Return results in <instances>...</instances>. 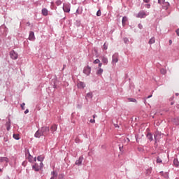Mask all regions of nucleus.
Here are the masks:
<instances>
[{"label": "nucleus", "instance_id": "obj_13", "mask_svg": "<svg viewBox=\"0 0 179 179\" xmlns=\"http://www.w3.org/2000/svg\"><path fill=\"white\" fill-rule=\"evenodd\" d=\"M42 15H43V16H48V10H47V8H43L42 9Z\"/></svg>", "mask_w": 179, "mask_h": 179}, {"label": "nucleus", "instance_id": "obj_1", "mask_svg": "<svg viewBox=\"0 0 179 179\" xmlns=\"http://www.w3.org/2000/svg\"><path fill=\"white\" fill-rule=\"evenodd\" d=\"M41 131L43 136H48L50 135V127H41Z\"/></svg>", "mask_w": 179, "mask_h": 179}, {"label": "nucleus", "instance_id": "obj_42", "mask_svg": "<svg viewBox=\"0 0 179 179\" xmlns=\"http://www.w3.org/2000/svg\"><path fill=\"white\" fill-rule=\"evenodd\" d=\"M31 157H31V155H29V162H30V159H31Z\"/></svg>", "mask_w": 179, "mask_h": 179}, {"label": "nucleus", "instance_id": "obj_45", "mask_svg": "<svg viewBox=\"0 0 179 179\" xmlns=\"http://www.w3.org/2000/svg\"><path fill=\"white\" fill-rule=\"evenodd\" d=\"M127 41H128L127 38H125V39H124L125 43H127Z\"/></svg>", "mask_w": 179, "mask_h": 179}, {"label": "nucleus", "instance_id": "obj_37", "mask_svg": "<svg viewBox=\"0 0 179 179\" xmlns=\"http://www.w3.org/2000/svg\"><path fill=\"white\" fill-rule=\"evenodd\" d=\"M103 66V64L102 63H99V68H101V66Z\"/></svg>", "mask_w": 179, "mask_h": 179}, {"label": "nucleus", "instance_id": "obj_9", "mask_svg": "<svg viewBox=\"0 0 179 179\" xmlns=\"http://www.w3.org/2000/svg\"><path fill=\"white\" fill-rule=\"evenodd\" d=\"M35 138H40L41 136H43L42 132H41V129H38L34 135Z\"/></svg>", "mask_w": 179, "mask_h": 179}, {"label": "nucleus", "instance_id": "obj_51", "mask_svg": "<svg viewBox=\"0 0 179 179\" xmlns=\"http://www.w3.org/2000/svg\"><path fill=\"white\" fill-rule=\"evenodd\" d=\"M177 108H179V105L177 106Z\"/></svg>", "mask_w": 179, "mask_h": 179}, {"label": "nucleus", "instance_id": "obj_36", "mask_svg": "<svg viewBox=\"0 0 179 179\" xmlns=\"http://www.w3.org/2000/svg\"><path fill=\"white\" fill-rule=\"evenodd\" d=\"M176 31V34H177V36H179V29H178Z\"/></svg>", "mask_w": 179, "mask_h": 179}, {"label": "nucleus", "instance_id": "obj_10", "mask_svg": "<svg viewBox=\"0 0 179 179\" xmlns=\"http://www.w3.org/2000/svg\"><path fill=\"white\" fill-rule=\"evenodd\" d=\"M83 162V157H80L79 159L76 161V164L77 166H80Z\"/></svg>", "mask_w": 179, "mask_h": 179}, {"label": "nucleus", "instance_id": "obj_32", "mask_svg": "<svg viewBox=\"0 0 179 179\" xmlns=\"http://www.w3.org/2000/svg\"><path fill=\"white\" fill-rule=\"evenodd\" d=\"M24 106H26V103H24L21 104V108L22 110H24Z\"/></svg>", "mask_w": 179, "mask_h": 179}, {"label": "nucleus", "instance_id": "obj_2", "mask_svg": "<svg viewBox=\"0 0 179 179\" xmlns=\"http://www.w3.org/2000/svg\"><path fill=\"white\" fill-rule=\"evenodd\" d=\"M91 71H92V69L90 68V66H87L84 68L83 73H85V75H87V76H89L90 75Z\"/></svg>", "mask_w": 179, "mask_h": 179}, {"label": "nucleus", "instance_id": "obj_43", "mask_svg": "<svg viewBox=\"0 0 179 179\" xmlns=\"http://www.w3.org/2000/svg\"><path fill=\"white\" fill-rule=\"evenodd\" d=\"M158 2L160 3V2H163V0H159Z\"/></svg>", "mask_w": 179, "mask_h": 179}, {"label": "nucleus", "instance_id": "obj_16", "mask_svg": "<svg viewBox=\"0 0 179 179\" xmlns=\"http://www.w3.org/2000/svg\"><path fill=\"white\" fill-rule=\"evenodd\" d=\"M173 164H174V166H176V167H178V166H179L178 159H174V160H173Z\"/></svg>", "mask_w": 179, "mask_h": 179}, {"label": "nucleus", "instance_id": "obj_18", "mask_svg": "<svg viewBox=\"0 0 179 179\" xmlns=\"http://www.w3.org/2000/svg\"><path fill=\"white\" fill-rule=\"evenodd\" d=\"M0 162L1 163H3V162H6V163H8V158H6V157H1L0 158Z\"/></svg>", "mask_w": 179, "mask_h": 179}, {"label": "nucleus", "instance_id": "obj_46", "mask_svg": "<svg viewBox=\"0 0 179 179\" xmlns=\"http://www.w3.org/2000/svg\"><path fill=\"white\" fill-rule=\"evenodd\" d=\"M150 97H152V95H150V96H148V99H150Z\"/></svg>", "mask_w": 179, "mask_h": 179}, {"label": "nucleus", "instance_id": "obj_24", "mask_svg": "<svg viewBox=\"0 0 179 179\" xmlns=\"http://www.w3.org/2000/svg\"><path fill=\"white\" fill-rule=\"evenodd\" d=\"M37 160H38V162H43V160H44V157H43V156H38V157H37Z\"/></svg>", "mask_w": 179, "mask_h": 179}, {"label": "nucleus", "instance_id": "obj_40", "mask_svg": "<svg viewBox=\"0 0 179 179\" xmlns=\"http://www.w3.org/2000/svg\"><path fill=\"white\" fill-rule=\"evenodd\" d=\"M148 9H149V8H150V4H147V6Z\"/></svg>", "mask_w": 179, "mask_h": 179}, {"label": "nucleus", "instance_id": "obj_14", "mask_svg": "<svg viewBox=\"0 0 179 179\" xmlns=\"http://www.w3.org/2000/svg\"><path fill=\"white\" fill-rule=\"evenodd\" d=\"M32 169L35 170V171H38L40 170V166H38V164H35L33 165Z\"/></svg>", "mask_w": 179, "mask_h": 179}, {"label": "nucleus", "instance_id": "obj_26", "mask_svg": "<svg viewBox=\"0 0 179 179\" xmlns=\"http://www.w3.org/2000/svg\"><path fill=\"white\" fill-rule=\"evenodd\" d=\"M129 101H131L133 103H136V99H134V98H129L128 99Z\"/></svg>", "mask_w": 179, "mask_h": 179}, {"label": "nucleus", "instance_id": "obj_3", "mask_svg": "<svg viewBox=\"0 0 179 179\" xmlns=\"http://www.w3.org/2000/svg\"><path fill=\"white\" fill-rule=\"evenodd\" d=\"M146 16H148V15L146 14V13L145 11H140L136 17H139L140 19H143L145 17H146Z\"/></svg>", "mask_w": 179, "mask_h": 179}, {"label": "nucleus", "instance_id": "obj_28", "mask_svg": "<svg viewBox=\"0 0 179 179\" xmlns=\"http://www.w3.org/2000/svg\"><path fill=\"white\" fill-rule=\"evenodd\" d=\"M162 159H160V157H157V163H162Z\"/></svg>", "mask_w": 179, "mask_h": 179}, {"label": "nucleus", "instance_id": "obj_35", "mask_svg": "<svg viewBox=\"0 0 179 179\" xmlns=\"http://www.w3.org/2000/svg\"><path fill=\"white\" fill-rule=\"evenodd\" d=\"M138 27H139L140 29H143V26L142 25V24H138Z\"/></svg>", "mask_w": 179, "mask_h": 179}, {"label": "nucleus", "instance_id": "obj_22", "mask_svg": "<svg viewBox=\"0 0 179 179\" xmlns=\"http://www.w3.org/2000/svg\"><path fill=\"white\" fill-rule=\"evenodd\" d=\"M14 139H16L17 141H19L20 139V137H19V134H13Z\"/></svg>", "mask_w": 179, "mask_h": 179}, {"label": "nucleus", "instance_id": "obj_29", "mask_svg": "<svg viewBox=\"0 0 179 179\" xmlns=\"http://www.w3.org/2000/svg\"><path fill=\"white\" fill-rule=\"evenodd\" d=\"M96 16H101V11L100 10H99L97 12H96Z\"/></svg>", "mask_w": 179, "mask_h": 179}, {"label": "nucleus", "instance_id": "obj_12", "mask_svg": "<svg viewBox=\"0 0 179 179\" xmlns=\"http://www.w3.org/2000/svg\"><path fill=\"white\" fill-rule=\"evenodd\" d=\"M101 59L103 64H108V59H107V57L103 56L101 57Z\"/></svg>", "mask_w": 179, "mask_h": 179}, {"label": "nucleus", "instance_id": "obj_44", "mask_svg": "<svg viewBox=\"0 0 179 179\" xmlns=\"http://www.w3.org/2000/svg\"><path fill=\"white\" fill-rule=\"evenodd\" d=\"M34 162H37V158L35 157V158L34 159Z\"/></svg>", "mask_w": 179, "mask_h": 179}, {"label": "nucleus", "instance_id": "obj_7", "mask_svg": "<svg viewBox=\"0 0 179 179\" xmlns=\"http://www.w3.org/2000/svg\"><path fill=\"white\" fill-rule=\"evenodd\" d=\"M77 86H78V89H85V87H86V85L85 84V83H83L82 81H79L77 83Z\"/></svg>", "mask_w": 179, "mask_h": 179}, {"label": "nucleus", "instance_id": "obj_5", "mask_svg": "<svg viewBox=\"0 0 179 179\" xmlns=\"http://www.w3.org/2000/svg\"><path fill=\"white\" fill-rule=\"evenodd\" d=\"M63 10H64V12H66L67 13H69V12H71V6L69 4H64L63 6Z\"/></svg>", "mask_w": 179, "mask_h": 179}, {"label": "nucleus", "instance_id": "obj_47", "mask_svg": "<svg viewBox=\"0 0 179 179\" xmlns=\"http://www.w3.org/2000/svg\"><path fill=\"white\" fill-rule=\"evenodd\" d=\"M93 118H96V115H93Z\"/></svg>", "mask_w": 179, "mask_h": 179}, {"label": "nucleus", "instance_id": "obj_38", "mask_svg": "<svg viewBox=\"0 0 179 179\" xmlns=\"http://www.w3.org/2000/svg\"><path fill=\"white\" fill-rule=\"evenodd\" d=\"M150 0H143L144 2H145L146 3H148V2H150Z\"/></svg>", "mask_w": 179, "mask_h": 179}, {"label": "nucleus", "instance_id": "obj_23", "mask_svg": "<svg viewBox=\"0 0 179 179\" xmlns=\"http://www.w3.org/2000/svg\"><path fill=\"white\" fill-rule=\"evenodd\" d=\"M87 97L89 99H92L93 98V94L92 92H89L87 94Z\"/></svg>", "mask_w": 179, "mask_h": 179}, {"label": "nucleus", "instance_id": "obj_19", "mask_svg": "<svg viewBox=\"0 0 179 179\" xmlns=\"http://www.w3.org/2000/svg\"><path fill=\"white\" fill-rule=\"evenodd\" d=\"M127 20H128V18H127V17H122V23L123 26L125 24V23H127Z\"/></svg>", "mask_w": 179, "mask_h": 179}, {"label": "nucleus", "instance_id": "obj_52", "mask_svg": "<svg viewBox=\"0 0 179 179\" xmlns=\"http://www.w3.org/2000/svg\"><path fill=\"white\" fill-rule=\"evenodd\" d=\"M174 99V97H172L171 99L173 100Z\"/></svg>", "mask_w": 179, "mask_h": 179}, {"label": "nucleus", "instance_id": "obj_54", "mask_svg": "<svg viewBox=\"0 0 179 179\" xmlns=\"http://www.w3.org/2000/svg\"><path fill=\"white\" fill-rule=\"evenodd\" d=\"M155 139H156V136H155Z\"/></svg>", "mask_w": 179, "mask_h": 179}, {"label": "nucleus", "instance_id": "obj_49", "mask_svg": "<svg viewBox=\"0 0 179 179\" xmlns=\"http://www.w3.org/2000/svg\"><path fill=\"white\" fill-rule=\"evenodd\" d=\"M171 106H173V104H174V102H171Z\"/></svg>", "mask_w": 179, "mask_h": 179}, {"label": "nucleus", "instance_id": "obj_34", "mask_svg": "<svg viewBox=\"0 0 179 179\" xmlns=\"http://www.w3.org/2000/svg\"><path fill=\"white\" fill-rule=\"evenodd\" d=\"M108 46L106 45V43L103 44V50H107Z\"/></svg>", "mask_w": 179, "mask_h": 179}, {"label": "nucleus", "instance_id": "obj_31", "mask_svg": "<svg viewBox=\"0 0 179 179\" xmlns=\"http://www.w3.org/2000/svg\"><path fill=\"white\" fill-rule=\"evenodd\" d=\"M90 122H91V124H94V122H96V120L94 119H91L90 120Z\"/></svg>", "mask_w": 179, "mask_h": 179}, {"label": "nucleus", "instance_id": "obj_53", "mask_svg": "<svg viewBox=\"0 0 179 179\" xmlns=\"http://www.w3.org/2000/svg\"><path fill=\"white\" fill-rule=\"evenodd\" d=\"M0 171H2V169H0Z\"/></svg>", "mask_w": 179, "mask_h": 179}, {"label": "nucleus", "instance_id": "obj_6", "mask_svg": "<svg viewBox=\"0 0 179 179\" xmlns=\"http://www.w3.org/2000/svg\"><path fill=\"white\" fill-rule=\"evenodd\" d=\"M112 62L113 64H117V62H118V53H115L113 55Z\"/></svg>", "mask_w": 179, "mask_h": 179}, {"label": "nucleus", "instance_id": "obj_25", "mask_svg": "<svg viewBox=\"0 0 179 179\" xmlns=\"http://www.w3.org/2000/svg\"><path fill=\"white\" fill-rule=\"evenodd\" d=\"M160 72H161V73H162V75H166V73H167V71H166V69H162L160 70Z\"/></svg>", "mask_w": 179, "mask_h": 179}, {"label": "nucleus", "instance_id": "obj_15", "mask_svg": "<svg viewBox=\"0 0 179 179\" xmlns=\"http://www.w3.org/2000/svg\"><path fill=\"white\" fill-rule=\"evenodd\" d=\"M147 138H148V139H149V141H153V136H152V134H150V133H148V134H147Z\"/></svg>", "mask_w": 179, "mask_h": 179}, {"label": "nucleus", "instance_id": "obj_17", "mask_svg": "<svg viewBox=\"0 0 179 179\" xmlns=\"http://www.w3.org/2000/svg\"><path fill=\"white\" fill-rule=\"evenodd\" d=\"M6 127L7 131H9L10 129V122H7L6 123Z\"/></svg>", "mask_w": 179, "mask_h": 179}, {"label": "nucleus", "instance_id": "obj_11", "mask_svg": "<svg viewBox=\"0 0 179 179\" xmlns=\"http://www.w3.org/2000/svg\"><path fill=\"white\" fill-rule=\"evenodd\" d=\"M58 127L57 126V124H53L50 127V131L52 132V134H54L55 132V131H57Z\"/></svg>", "mask_w": 179, "mask_h": 179}, {"label": "nucleus", "instance_id": "obj_33", "mask_svg": "<svg viewBox=\"0 0 179 179\" xmlns=\"http://www.w3.org/2000/svg\"><path fill=\"white\" fill-rule=\"evenodd\" d=\"M58 179H64V174L59 175Z\"/></svg>", "mask_w": 179, "mask_h": 179}, {"label": "nucleus", "instance_id": "obj_8", "mask_svg": "<svg viewBox=\"0 0 179 179\" xmlns=\"http://www.w3.org/2000/svg\"><path fill=\"white\" fill-rule=\"evenodd\" d=\"M29 40L31 41H34V40H36V36H34V32L30 31L29 36Z\"/></svg>", "mask_w": 179, "mask_h": 179}, {"label": "nucleus", "instance_id": "obj_50", "mask_svg": "<svg viewBox=\"0 0 179 179\" xmlns=\"http://www.w3.org/2000/svg\"><path fill=\"white\" fill-rule=\"evenodd\" d=\"M40 164H41V166H42V164H43V162H41V163H40Z\"/></svg>", "mask_w": 179, "mask_h": 179}, {"label": "nucleus", "instance_id": "obj_27", "mask_svg": "<svg viewBox=\"0 0 179 179\" xmlns=\"http://www.w3.org/2000/svg\"><path fill=\"white\" fill-rule=\"evenodd\" d=\"M61 3H62V1L61 0H57L56 1V4L57 5V6H59V5H61Z\"/></svg>", "mask_w": 179, "mask_h": 179}, {"label": "nucleus", "instance_id": "obj_41", "mask_svg": "<svg viewBox=\"0 0 179 179\" xmlns=\"http://www.w3.org/2000/svg\"><path fill=\"white\" fill-rule=\"evenodd\" d=\"M169 44L170 45L173 44V41L171 40H169Z\"/></svg>", "mask_w": 179, "mask_h": 179}, {"label": "nucleus", "instance_id": "obj_4", "mask_svg": "<svg viewBox=\"0 0 179 179\" xmlns=\"http://www.w3.org/2000/svg\"><path fill=\"white\" fill-rule=\"evenodd\" d=\"M10 57L12 59H17L18 58L17 53H16L15 50H12L10 52Z\"/></svg>", "mask_w": 179, "mask_h": 179}, {"label": "nucleus", "instance_id": "obj_39", "mask_svg": "<svg viewBox=\"0 0 179 179\" xmlns=\"http://www.w3.org/2000/svg\"><path fill=\"white\" fill-rule=\"evenodd\" d=\"M29 113V109H27L25 111H24V114H27Z\"/></svg>", "mask_w": 179, "mask_h": 179}, {"label": "nucleus", "instance_id": "obj_21", "mask_svg": "<svg viewBox=\"0 0 179 179\" xmlns=\"http://www.w3.org/2000/svg\"><path fill=\"white\" fill-rule=\"evenodd\" d=\"M103 69L99 68V70H98L97 72H96V74H97V75H101V73H103Z\"/></svg>", "mask_w": 179, "mask_h": 179}, {"label": "nucleus", "instance_id": "obj_30", "mask_svg": "<svg viewBox=\"0 0 179 179\" xmlns=\"http://www.w3.org/2000/svg\"><path fill=\"white\" fill-rule=\"evenodd\" d=\"M99 62H100V59H95L94 61V64H99Z\"/></svg>", "mask_w": 179, "mask_h": 179}, {"label": "nucleus", "instance_id": "obj_20", "mask_svg": "<svg viewBox=\"0 0 179 179\" xmlns=\"http://www.w3.org/2000/svg\"><path fill=\"white\" fill-rule=\"evenodd\" d=\"M148 43L149 44H155V37L151 38Z\"/></svg>", "mask_w": 179, "mask_h": 179}, {"label": "nucleus", "instance_id": "obj_48", "mask_svg": "<svg viewBox=\"0 0 179 179\" xmlns=\"http://www.w3.org/2000/svg\"><path fill=\"white\" fill-rule=\"evenodd\" d=\"M176 96H179V94H178V93H176Z\"/></svg>", "mask_w": 179, "mask_h": 179}]
</instances>
